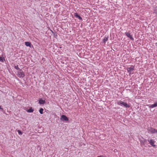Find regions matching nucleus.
Returning a JSON list of instances; mask_svg holds the SVG:
<instances>
[{
  "instance_id": "nucleus-1",
  "label": "nucleus",
  "mask_w": 157,
  "mask_h": 157,
  "mask_svg": "<svg viewBox=\"0 0 157 157\" xmlns=\"http://www.w3.org/2000/svg\"><path fill=\"white\" fill-rule=\"evenodd\" d=\"M117 103L118 104L123 105L126 108H128L130 107V106L129 105L127 104L126 103L124 102L123 101H118Z\"/></svg>"
},
{
  "instance_id": "nucleus-2",
  "label": "nucleus",
  "mask_w": 157,
  "mask_h": 157,
  "mask_svg": "<svg viewBox=\"0 0 157 157\" xmlns=\"http://www.w3.org/2000/svg\"><path fill=\"white\" fill-rule=\"evenodd\" d=\"M147 141L149 142L150 144L153 147L155 146V145L154 144V143L155 142V141L152 139H148Z\"/></svg>"
},
{
  "instance_id": "nucleus-3",
  "label": "nucleus",
  "mask_w": 157,
  "mask_h": 157,
  "mask_svg": "<svg viewBox=\"0 0 157 157\" xmlns=\"http://www.w3.org/2000/svg\"><path fill=\"white\" fill-rule=\"evenodd\" d=\"M17 76L19 78H22L24 77L25 74L23 71H20L17 72Z\"/></svg>"
},
{
  "instance_id": "nucleus-4",
  "label": "nucleus",
  "mask_w": 157,
  "mask_h": 157,
  "mask_svg": "<svg viewBox=\"0 0 157 157\" xmlns=\"http://www.w3.org/2000/svg\"><path fill=\"white\" fill-rule=\"evenodd\" d=\"M127 70L128 72L130 74L131 71L134 70V66L132 65L130 67H128Z\"/></svg>"
},
{
  "instance_id": "nucleus-5",
  "label": "nucleus",
  "mask_w": 157,
  "mask_h": 157,
  "mask_svg": "<svg viewBox=\"0 0 157 157\" xmlns=\"http://www.w3.org/2000/svg\"><path fill=\"white\" fill-rule=\"evenodd\" d=\"M146 105L148 106L149 108H153L157 106V102H155L152 105Z\"/></svg>"
},
{
  "instance_id": "nucleus-6",
  "label": "nucleus",
  "mask_w": 157,
  "mask_h": 157,
  "mask_svg": "<svg viewBox=\"0 0 157 157\" xmlns=\"http://www.w3.org/2000/svg\"><path fill=\"white\" fill-rule=\"evenodd\" d=\"M60 119L62 120L63 121H67L68 120V119L67 117L66 116L64 115H63L61 116Z\"/></svg>"
},
{
  "instance_id": "nucleus-7",
  "label": "nucleus",
  "mask_w": 157,
  "mask_h": 157,
  "mask_svg": "<svg viewBox=\"0 0 157 157\" xmlns=\"http://www.w3.org/2000/svg\"><path fill=\"white\" fill-rule=\"evenodd\" d=\"M125 34L127 36V37H128L131 40H134L133 38L132 37V36L130 35V33H128V32H126L125 33Z\"/></svg>"
},
{
  "instance_id": "nucleus-8",
  "label": "nucleus",
  "mask_w": 157,
  "mask_h": 157,
  "mask_svg": "<svg viewBox=\"0 0 157 157\" xmlns=\"http://www.w3.org/2000/svg\"><path fill=\"white\" fill-rule=\"evenodd\" d=\"M150 131L152 133H157V130L153 128H151Z\"/></svg>"
},
{
  "instance_id": "nucleus-9",
  "label": "nucleus",
  "mask_w": 157,
  "mask_h": 157,
  "mask_svg": "<svg viewBox=\"0 0 157 157\" xmlns=\"http://www.w3.org/2000/svg\"><path fill=\"white\" fill-rule=\"evenodd\" d=\"M75 16L76 17L78 18L79 19L82 20V18L77 13H75Z\"/></svg>"
},
{
  "instance_id": "nucleus-10",
  "label": "nucleus",
  "mask_w": 157,
  "mask_h": 157,
  "mask_svg": "<svg viewBox=\"0 0 157 157\" xmlns=\"http://www.w3.org/2000/svg\"><path fill=\"white\" fill-rule=\"evenodd\" d=\"M45 101L44 100H42V99H40V104H44L45 103Z\"/></svg>"
},
{
  "instance_id": "nucleus-11",
  "label": "nucleus",
  "mask_w": 157,
  "mask_h": 157,
  "mask_svg": "<svg viewBox=\"0 0 157 157\" xmlns=\"http://www.w3.org/2000/svg\"><path fill=\"white\" fill-rule=\"evenodd\" d=\"M25 45L27 46L31 47V43L29 42H25Z\"/></svg>"
},
{
  "instance_id": "nucleus-12",
  "label": "nucleus",
  "mask_w": 157,
  "mask_h": 157,
  "mask_svg": "<svg viewBox=\"0 0 157 157\" xmlns=\"http://www.w3.org/2000/svg\"><path fill=\"white\" fill-rule=\"evenodd\" d=\"M140 142L141 144H142L147 142V140L146 139H144L143 140H140Z\"/></svg>"
},
{
  "instance_id": "nucleus-13",
  "label": "nucleus",
  "mask_w": 157,
  "mask_h": 157,
  "mask_svg": "<svg viewBox=\"0 0 157 157\" xmlns=\"http://www.w3.org/2000/svg\"><path fill=\"white\" fill-rule=\"evenodd\" d=\"M14 68L17 70H19L20 71H21V70L18 67V65H15L14 66Z\"/></svg>"
},
{
  "instance_id": "nucleus-14",
  "label": "nucleus",
  "mask_w": 157,
  "mask_h": 157,
  "mask_svg": "<svg viewBox=\"0 0 157 157\" xmlns=\"http://www.w3.org/2000/svg\"><path fill=\"white\" fill-rule=\"evenodd\" d=\"M28 112L29 113H31L33 111V109H32V108H29V109H28L27 110Z\"/></svg>"
},
{
  "instance_id": "nucleus-15",
  "label": "nucleus",
  "mask_w": 157,
  "mask_h": 157,
  "mask_svg": "<svg viewBox=\"0 0 157 157\" xmlns=\"http://www.w3.org/2000/svg\"><path fill=\"white\" fill-rule=\"evenodd\" d=\"M108 37H105V38L103 39V41L104 43H105V42L108 40Z\"/></svg>"
},
{
  "instance_id": "nucleus-16",
  "label": "nucleus",
  "mask_w": 157,
  "mask_h": 157,
  "mask_svg": "<svg viewBox=\"0 0 157 157\" xmlns=\"http://www.w3.org/2000/svg\"><path fill=\"white\" fill-rule=\"evenodd\" d=\"M154 13L157 15V6L155 8Z\"/></svg>"
},
{
  "instance_id": "nucleus-17",
  "label": "nucleus",
  "mask_w": 157,
  "mask_h": 157,
  "mask_svg": "<svg viewBox=\"0 0 157 157\" xmlns=\"http://www.w3.org/2000/svg\"><path fill=\"white\" fill-rule=\"evenodd\" d=\"M44 111V109L43 108H40V114H43V112Z\"/></svg>"
},
{
  "instance_id": "nucleus-18",
  "label": "nucleus",
  "mask_w": 157,
  "mask_h": 157,
  "mask_svg": "<svg viewBox=\"0 0 157 157\" xmlns=\"http://www.w3.org/2000/svg\"><path fill=\"white\" fill-rule=\"evenodd\" d=\"M17 131V132H18V134L19 135H21L22 134V133L21 131H20V130H18Z\"/></svg>"
},
{
  "instance_id": "nucleus-19",
  "label": "nucleus",
  "mask_w": 157,
  "mask_h": 157,
  "mask_svg": "<svg viewBox=\"0 0 157 157\" xmlns=\"http://www.w3.org/2000/svg\"><path fill=\"white\" fill-rule=\"evenodd\" d=\"M4 60V59L2 58L1 57H0V62H3V60Z\"/></svg>"
},
{
  "instance_id": "nucleus-20",
  "label": "nucleus",
  "mask_w": 157,
  "mask_h": 157,
  "mask_svg": "<svg viewBox=\"0 0 157 157\" xmlns=\"http://www.w3.org/2000/svg\"><path fill=\"white\" fill-rule=\"evenodd\" d=\"M117 151V150H116V149H115V150H114V152H116Z\"/></svg>"
},
{
  "instance_id": "nucleus-21",
  "label": "nucleus",
  "mask_w": 157,
  "mask_h": 157,
  "mask_svg": "<svg viewBox=\"0 0 157 157\" xmlns=\"http://www.w3.org/2000/svg\"><path fill=\"white\" fill-rule=\"evenodd\" d=\"M38 103H39V102H40L39 99V100H38Z\"/></svg>"
},
{
  "instance_id": "nucleus-22",
  "label": "nucleus",
  "mask_w": 157,
  "mask_h": 157,
  "mask_svg": "<svg viewBox=\"0 0 157 157\" xmlns=\"http://www.w3.org/2000/svg\"><path fill=\"white\" fill-rule=\"evenodd\" d=\"M0 109H2L1 108V106H0Z\"/></svg>"
},
{
  "instance_id": "nucleus-23",
  "label": "nucleus",
  "mask_w": 157,
  "mask_h": 157,
  "mask_svg": "<svg viewBox=\"0 0 157 157\" xmlns=\"http://www.w3.org/2000/svg\"><path fill=\"white\" fill-rule=\"evenodd\" d=\"M101 157V156H98V157Z\"/></svg>"
},
{
  "instance_id": "nucleus-24",
  "label": "nucleus",
  "mask_w": 157,
  "mask_h": 157,
  "mask_svg": "<svg viewBox=\"0 0 157 157\" xmlns=\"http://www.w3.org/2000/svg\"><path fill=\"white\" fill-rule=\"evenodd\" d=\"M44 58H43L42 60H44Z\"/></svg>"
}]
</instances>
